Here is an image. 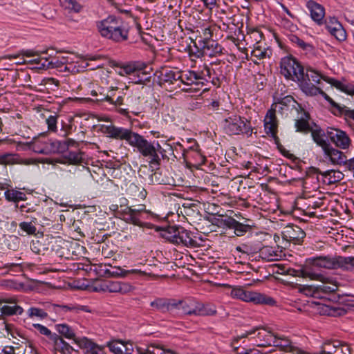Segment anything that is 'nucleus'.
Wrapping results in <instances>:
<instances>
[{
    "label": "nucleus",
    "instance_id": "obj_9",
    "mask_svg": "<svg viewBox=\"0 0 354 354\" xmlns=\"http://www.w3.org/2000/svg\"><path fill=\"white\" fill-rule=\"evenodd\" d=\"M41 306L44 307L46 312H48V317L50 315H55L56 316H64L68 312H73L75 313H79L80 311L91 313V310L87 306H80L75 304H68V305H57L46 302L41 304Z\"/></svg>",
    "mask_w": 354,
    "mask_h": 354
},
{
    "label": "nucleus",
    "instance_id": "obj_35",
    "mask_svg": "<svg viewBox=\"0 0 354 354\" xmlns=\"http://www.w3.org/2000/svg\"><path fill=\"white\" fill-rule=\"evenodd\" d=\"M4 196L8 201L15 203V207H18L19 201H26L27 199L25 193L14 189H7L4 193Z\"/></svg>",
    "mask_w": 354,
    "mask_h": 354
},
{
    "label": "nucleus",
    "instance_id": "obj_8",
    "mask_svg": "<svg viewBox=\"0 0 354 354\" xmlns=\"http://www.w3.org/2000/svg\"><path fill=\"white\" fill-rule=\"evenodd\" d=\"M324 157L334 165H344L354 172V158L349 160L342 151L333 147L330 144L323 151Z\"/></svg>",
    "mask_w": 354,
    "mask_h": 354
},
{
    "label": "nucleus",
    "instance_id": "obj_18",
    "mask_svg": "<svg viewBox=\"0 0 354 354\" xmlns=\"http://www.w3.org/2000/svg\"><path fill=\"white\" fill-rule=\"evenodd\" d=\"M204 35L206 37L199 39L198 44L205 50V54L208 55L209 57L220 55L222 53L223 48L216 41L209 38L212 34L209 28L205 30Z\"/></svg>",
    "mask_w": 354,
    "mask_h": 354
},
{
    "label": "nucleus",
    "instance_id": "obj_30",
    "mask_svg": "<svg viewBox=\"0 0 354 354\" xmlns=\"http://www.w3.org/2000/svg\"><path fill=\"white\" fill-rule=\"evenodd\" d=\"M127 101L129 108H120L118 109V113L123 115L127 116L130 111L135 115H138V114L140 113V109L138 107V104L140 103L139 97L136 96H131L127 99Z\"/></svg>",
    "mask_w": 354,
    "mask_h": 354
},
{
    "label": "nucleus",
    "instance_id": "obj_61",
    "mask_svg": "<svg viewBox=\"0 0 354 354\" xmlns=\"http://www.w3.org/2000/svg\"><path fill=\"white\" fill-rule=\"evenodd\" d=\"M196 74L200 77V79H198V82L201 83L202 84H203V82L200 81L205 80L207 82L211 79V69L206 65L201 71L196 72Z\"/></svg>",
    "mask_w": 354,
    "mask_h": 354
},
{
    "label": "nucleus",
    "instance_id": "obj_23",
    "mask_svg": "<svg viewBox=\"0 0 354 354\" xmlns=\"http://www.w3.org/2000/svg\"><path fill=\"white\" fill-rule=\"evenodd\" d=\"M103 289L110 292L124 295L132 291L133 287L130 283L124 281H106L104 284Z\"/></svg>",
    "mask_w": 354,
    "mask_h": 354
},
{
    "label": "nucleus",
    "instance_id": "obj_15",
    "mask_svg": "<svg viewBox=\"0 0 354 354\" xmlns=\"http://www.w3.org/2000/svg\"><path fill=\"white\" fill-rule=\"evenodd\" d=\"M327 138L338 148L348 149L351 140L348 134L339 129L328 127L326 131Z\"/></svg>",
    "mask_w": 354,
    "mask_h": 354
},
{
    "label": "nucleus",
    "instance_id": "obj_41",
    "mask_svg": "<svg viewBox=\"0 0 354 354\" xmlns=\"http://www.w3.org/2000/svg\"><path fill=\"white\" fill-rule=\"evenodd\" d=\"M49 340L53 342L54 344V349L61 352L62 353H64L65 351H68L71 348V346L57 333H55Z\"/></svg>",
    "mask_w": 354,
    "mask_h": 354
},
{
    "label": "nucleus",
    "instance_id": "obj_54",
    "mask_svg": "<svg viewBox=\"0 0 354 354\" xmlns=\"http://www.w3.org/2000/svg\"><path fill=\"white\" fill-rule=\"evenodd\" d=\"M189 149L193 152V156L196 159L198 165H201L205 163L206 157L201 153L199 146L196 142H194V145L189 147Z\"/></svg>",
    "mask_w": 354,
    "mask_h": 354
},
{
    "label": "nucleus",
    "instance_id": "obj_38",
    "mask_svg": "<svg viewBox=\"0 0 354 354\" xmlns=\"http://www.w3.org/2000/svg\"><path fill=\"white\" fill-rule=\"evenodd\" d=\"M55 327L61 337L72 340L76 337L75 330L67 324H58Z\"/></svg>",
    "mask_w": 354,
    "mask_h": 354
},
{
    "label": "nucleus",
    "instance_id": "obj_32",
    "mask_svg": "<svg viewBox=\"0 0 354 354\" xmlns=\"http://www.w3.org/2000/svg\"><path fill=\"white\" fill-rule=\"evenodd\" d=\"M56 145L57 140H45L42 148H39L37 144L35 145L34 151L41 154L57 153V147Z\"/></svg>",
    "mask_w": 354,
    "mask_h": 354
},
{
    "label": "nucleus",
    "instance_id": "obj_37",
    "mask_svg": "<svg viewBox=\"0 0 354 354\" xmlns=\"http://www.w3.org/2000/svg\"><path fill=\"white\" fill-rule=\"evenodd\" d=\"M40 306L41 304L30 307L26 311L27 317L29 319L37 318L41 320L48 318V312H46L44 307L41 308Z\"/></svg>",
    "mask_w": 354,
    "mask_h": 354
},
{
    "label": "nucleus",
    "instance_id": "obj_13",
    "mask_svg": "<svg viewBox=\"0 0 354 354\" xmlns=\"http://www.w3.org/2000/svg\"><path fill=\"white\" fill-rule=\"evenodd\" d=\"M309 261L310 258L306 259L304 265L297 270H293L292 275L319 281H325L328 279L322 272L317 271V266L310 263Z\"/></svg>",
    "mask_w": 354,
    "mask_h": 354
},
{
    "label": "nucleus",
    "instance_id": "obj_42",
    "mask_svg": "<svg viewBox=\"0 0 354 354\" xmlns=\"http://www.w3.org/2000/svg\"><path fill=\"white\" fill-rule=\"evenodd\" d=\"M328 279L325 281H322L323 284L318 288H317V291L321 290L325 294L332 293L334 295H337L336 292L338 290V286L336 283H333L332 279L330 277H327Z\"/></svg>",
    "mask_w": 354,
    "mask_h": 354
},
{
    "label": "nucleus",
    "instance_id": "obj_12",
    "mask_svg": "<svg viewBox=\"0 0 354 354\" xmlns=\"http://www.w3.org/2000/svg\"><path fill=\"white\" fill-rule=\"evenodd\" d=\"M248 337L254 339L255 344L260 347L271 346L275 339V335L263 328H255L252 330H247L241 335L242 338Z\"/></svg>",
    "mask_w": 354,
    "mask_h": 354
},
{
    "label": "nucleus",
    "instance_id": "obj_25",
    "mask_svg": "<svg viewBox=\"0 0 354 354\" xmlns=\"http://www.w3.org/2000/svg\"><path fill=\"white\" fill-rule=\"evenodd\" d=\"M272 346L279 347L281 351L284 352H290L292 353H303V351L301 348L293 345L292 342L285 337H279L275 335V339L272 343Z\"/></svg>",
    "mask_w": 354,
    "mask_h": 354
},
{
    "label": "nucleus",
    "instance_id": "obj_47",
    "mask_svg": "<svg viewBox=\"0 0 354 354\" xmlns=\"http://www.w3.org/2000/svg\"><path fill=\"white\" fill-rule=\"evenodd\" d=\"M37 218H33L31 221H23L19 224V228L24 232L27 235H35L37 232Z\"/></svg>",
    "mask_w": 354,
    "mask_h": 354
},
{
    "label": "nucleus",
    "instance_id": "obj_46",
    "mask_svg": "<svg viewBox=\"0 0 354 354\" xmlns=\"http://www.w3.org/2000/svg\"><path fill=\"white\" fill-rule=\"evenodd\" d=\"M61 6L69 12H79L82 6L77 0H59Z\"/></svg>",
    "mask_w": 354,
    "mask_h": 354
},
{
    "label": "nucleus",
    "instance_id": "obj_31",
    "mask_svg": "<svg viewBox=\"0 0 354 354\" xmlns=\"http://www.w3.org/2000/svg\"><path fill=\"white\" fill-rule=\"evenodd\" d=\"M309 120V113L303 110L301 112V117L295 121V127L297 129V131L306 133L310 132L312 128L310 127L308 122Z\"/></svg>",
    "mask_w": 354,
    "mask_h": 354
},
{
    "label": "nucleus",
    "instance_id": "obj_29",
    "mask_svg": "<svg viewBox=\"0 0 354 354\" xmlns=\"http://www.w3.org/2000/svg\"><path fill=\"white\" fill-rule=\"evenodd\" d=\"M179 83H180V87L181 86V84H185L187 86L196 84L198 85L200 82H198V79L200 77L196 74V71H179Z\"/></svg>",
    "mask_w": 354,
    "mask_h": 354
},
{
    "label": "nucleus",
    "instance_id": "obj_43",
    "mask_svg": "<svg viewBox=\"0 0 354 354\" xmlns=\"http://www.w3.org/2000/svg\"><path fill=\"white\" fill-rule=\"evenodd\" d=\"M178 227L179 226L176 225L168 226L161 230L160 235L162 238L174 244Z\"/></svg>",
    "mask_w": 354,
    "mask_h": 354
},
{
    "label": "nucleus",
    "instance_id": "obj_64",
    "mask_svg": "<svg viewBox=\"0 0 354 354\" xmlns=\"http://www.w3.org/2000/svg\"><path fill=\"white\" fill-rule=\"evenodd\" d=\"M118 91V88H112L105 94H100V100H105L109 102H113V99L117 95L116 92Z\"/></svg>",
    "mask_w": 354,
    "mask_h": 354
},
{
    "label": "nucleus",
    "instance_id": "obj_16",
    "mask_svg": "<svg viewBox=\"0 0 354 354\" xmlns=\"http://www.w3.org/2000/svg\"><path fill=\"white\" fill-rule=\"evenodd\" d=\"M281 235L284 241L295 245H300L304 241L306 233L300 227L289 224L283 228Z\"/></svg>",
    "mask_w": 354,
    "mask_h": 354
},
{
    "label": "nucleus",
    "instance_id": "obj_44",
    "mask_svg": "<svg viewBox=\"0 0 354 354\" xmlns=\"http://www.w3.org/2000/svg\"><path fill=\"white\" fill-rule=\"evenodd\" d=\"M259 250V245L252 243H243L236 247V251L246 255L257 253Z\"/></svg>",
    "mask_w": 354,
    "mask_h": 354
},
{
    "label": "nucleus",
    "instance_id": "obj_1",
    "mask_svg": "<svg viewBox=\"0 0 354 354\" xmlns=\"http://www.w3.org/2000/svg\"><path fill=\"white\" fill-rule=\"evenodd\" d=\"M96 28L100 36L115 43H122L129 39V26L121 17L109 15L96 21Z\"/></svg>",
    "mask_w": 354,
    "mask_h": 354
},
{
    "label": "nucleus",
    "instance_id": "obj_28",
    "mask_svg": "<svg viewBox=\"0 0 354 354\" xmlns=\"http://www.w3.org/2000/svg\"><path fill=\"white\" fill-rule=\"evenodd\" d=\"M150 71H151V68L143 63V66L139 67L134 77H129V79L135 84H146L150 82Z\"/></svg>",
    "mask_w": 354,
    "mask_h": 354
},
{
    "label": "nucleus",
    "instance_id": "obj_7",
    "mask_svg": "<svg viewBox=\"0 0 354 354\" xmlns=\"http://www.w3.org/2000/svg\"><path fill=\"white\" fill-rule=\"evenodd\" d=\"M280 68L281 73L288 80L298 82L299 78H301V74L304 71V67L292 56L282 58Z\"/></svg>",
    "mask_w": 354,
    "mask_h": 354
},
{
    "label": "nucleus",
    "instance_id": "obj_58",
    "mask_svg": "<svg viewBox=\"0 0 354 354\" xmlns=\"http://www.w3.org/2000/svg\"><path fill=\"white\" fill-rule=\"evenodd\" d=\"M32 326L35 328L40 335L46 336L48 339L55 334V333H52L46 326L40 324H32Z\"/></svg>",
    "mask_w": 354,
    "mask_h": 354
},
{
    "label": "nucleus",
    "instance_id": "obj_34",
    "mask_svg": "<svg viewBox=\"0 0 354 354\" xmlns=\"http://www.w3.org/2000/svg\"><path fill=\"white\" fill-rule=\"evenodd\" d=\"M322 80L343 92L349 95H354V86L353 85L344 84L340 81L328 76H323Z\"/></svg>",
    "mask_w": 354,
    "mask_h": 354
},
{
    "label": "nucleus",
    "instance_id": "obj_51",
    "mask_svg": "<svg viewBox=\"0 0 354 354\" xmlns=\"http://www.w3.org/2000/svg\"><path fill=\"white\" fill-rule=\"evenodd\" d=\"M338 345L339 341H327L323 344L320 354H335Z\"/></svg>",
    "mask_w": 354,
    "mask_h": 354
},
{
    "label": "nucleus",
    "instance_id": "obj_36",
    "mask_svg": "<svg viewBox=\"0 0 354 354\" xmlns=\"http://www.w3.org/2000/svg\"><path fill=\"white\" fill-rule=\"evenodd\" d=\"M310 132H311V136L314 142L318 146L322 147L323 151L330 145V143L324 138L326 133L325 134L324 131L321 129H312Z\"/></svg>",
    "mask_w": 354,
    "mask_h": 354
},
{
    "label": "nucleus",
    "instance_id": "obj_62",
    "mask_svg": "<svg viewBox=\"0 0 354 354\" xmlns=\"http://www.w3.org/2000/svg\"><path fill=\"white\" fill-rule=\"evenodd\" d=\"M268 49H263L262 50L259 46L255 47V48L252 51V55L256 58H257L258 60L269 57L270 55L268 53ZM270 52V50H269Z\"/></svg>",
    "mask_w": 354,
    "mask_h": 354
},
{
    "label": "nucleus",
    "instance_id": "obj_4",
    "mask_svg": "<svg viewBox=\"0 0 354 354\" xmlns=\"http://www.w3.org/2000/svg\"><path fill=\"white\" fill-rule=\"evenodd\" d=\"M310 263L319 268L337 269L354 271V257L341 256H316L310 258Z\"/></svg>",
    "mask_w": 354,
    "mask_h": 354
},
{
    "label": "nucleus",
    "instance_id": "obj_40",
    "mask_svg": "<svg viewBox=\"0 0 354 354\" xmlns=\"http://www.w3.org/2000/svg\"><path fill=\"white\" fill-rule=\"evenodd\" d=\"M216 314V308L212 304H204L198 302L196 308V316H213Z\"/></svg>",
    "mask_w": 354,
    "mask_h": 354
},
{
    "label": "nucleus",
    "instance_id": "obj_50",
    "mask_svg": "<svg viewBox=\"0 0 354 354\" xmlns=\"http://www.w3.org/2000/svg\"><path fill=\"white\" fill-rule=\"evenodd\" d=\"M337 40L343 41L346 39V32L342 24L327 30Z\"/></svg>",
    "mask_w": 354,
    "mask_h": 354
},
{
    "label": "nucleus",
    "instance_id": "obj_55",
    "mask_svg": "<svg viewBox=\"0 0 354 354\" xmlns=\"http://www.w3.org/2000/svg\"><path fill=\"white\" fill-rule=\"evenodd\" d=\"M18 156L13 153L0 154V165H13L17 163Z\"/></svg>",
    "mask_w": 354,
    "mask_h": 354
},
{
    "label": "nucleus",
    "instance_id": "obj_24",
    "mask_svg": "<svg viewBox=\"0 0 354 354\" xmlns=\"http://www.w3.org/2000/svg\"><path fill=\"white\" fill-rule=\"evenodd\" d=\"M106 346L114 354H131L133 351V344L129 342L113 340L107 342Z\"/></svg>",
    "mask_w": 354,
    "mask_h": 354
},
{
    "label": "nucleus",
    "instance_id": "obj_33",
    "mask_svg": "<svg viewBox=\"0 0 354 354\" xmlns=\"http://www.w3.org/2000/svg\"><path fill=\"white\" fill-rule=\"evenodd\" d=\"M258 252H259V257L266 261H277L281 257L280 254H278L277 251L271 246H264L263 248L259 247Z\"/></svg>",
    "mask_w": 354,
    "mask_h": 354
},
{
    "label": "nucleus",
    "instance_id": "obj_63",
    "mask_svg": "<svg viewBox=\"0 0 354 354\" xmlns=\"http://www.w3.org/2000/svg\"><path fill=\"white\" fill-rule=\"evenodd\" d=\"M57 115H50L46 120V123L48 126V129L52 132H56L57 130Z\"/></svg>",
    "mask_w": 354,
    "mask_h": 354
},
{
    "label": "nucleus",
    "instance_id": "obj_22",
    "mask_svg": "<svg viewBox=\"0 0 354 354\" xmlns=\"http://www.w3.org/2000/svg\"><path fill=\"white\" fill-rule=\"evenodd\" d=\"M306 7L310 11L311 19L319 26L324 24L325 9L319 3L310 0L306 3Z\"/></svg>",
    "mask_w": 354,
    "mask_h": 354
},
{
    "label": "nucleus",
    "instance_id": "obj_49",
    "mask_svg": "<svg viewBox=\"0 0 354 354\" xmlns=\"http://www.w3.org/2000/svg\"><path fill=\"white\" fill-rule=\"evenodd\" d=\"M187 50L189 56L192 61H195V59L201 58L205 55V50L196 42H194L193 46H189Z\"/></svg>",
    "mask_w": 354,
    "mask_h": 354
},
{
    "label": "nucleus",
    "instance_id": "obj_20",
    "mask_svg": "<svg viewBox=\"0 0 354 354\" xmlns=\"http://www.w3.org/2000/svg\"><path fill=\"white\" fill-rule=\"evenodd\" d=\"M196 238L192 232L183 227L179 226L174 244L192 248H197L199 244Z\"/></svg>",
    "mask_w": 354,
    "mask_h": 354
},
{
    "label": "nucleus",
    "instance_id": "obj_48",
    "mask_svg": "<svg viewBox=\"0 0 354 354\" xmlns=\"http://www.w3.org/2000/svg\"><path fill=\"white\" fill-rule=\"evenodd\" d=\"M289 39L292 44H296L306 52L310 53L314 50V47L312 44L305 42L296 35H290L289 36Z\"/></svg>",
    "mask_w": 354,
    "mask_h": 354
},
{
    "label": "nucleus",
    "instance_id": "obj_3",
    "mask_svg": "<svg viewBox=\"0 0 354 354\" xmlns=\"http://www.w3.org/2000/svg\"><path fill=\"white\" fill-rule=\"evenodd\" d=\"M129 145L136 147L143 156L148 157L150 159L149 162L151 164L159 165L160 162V156L162 158L167 157L166 150L161 147L158 141L149 142L137 133L133 136Z\"/></svg>",
    "mask_w": 354,
    "mask_h": 354
},
{
    "label": "nucleus",
    "instance_id": "obj_27",
    "mask_svg": "<svg viewBox=\"0 0 354 354\" xmlns=\"http://www.w3.org/2000/svg\"><path fill=\"white\" fill-rule=\"evenodd\" d=\"M150 306L162 313H167L174 309L176 304L175 299L157 298L150 303Z\"/></svg>",
    "mask_w": 354,
    "mask_h": 354
},
{
    "label": "nucleus",
    "instance_id": "obj_53",
    "mask_svg": "<svg viewBox=\"0 0 354 354\" xmlns=\"http://www.w3.org/2000/svg\"><path fill=\"white\" fill-rule=\"evenodd\" d=\"M73 342L81 348L84 349L86 351V352H88L89 349L93 345V342L86 337H75Z\"/></svg>",
    "mask_w": 354,
    "mask_h": 354
},
{
    "label": "nucleus",
    "instance_id": "obj_11",
    "mask_svg": "<svg viewBox=\"0 0 354 354\" xmlns=\"http://www.w3.org/2000/svg\"><path fill=\"white\" fill-rule=\"evenodd\" d=\"M17 296H2L0 297V313L1 315L10 317L21 315L24 309L19 305Z\"/></svg>",
    "mask_w": 354,
    "mask_h": 354
},
{
    "label": "nucleus",
    "instance_id": "obj_5",
    "mask_svg": "<svg viewBox=\"0 0 354 354\" xmlns=\"http://www.w3.org/2000/svg\"><path fill=\"white\" fill-rule=\"evenodd\" d=\"M222 126L225 133L230 136L245 134L250 137L252 134L250 121L238 115H231L225 118Z\"/></svg>",
    "mask_w": 354,
    "mask_h": 354
},
{
    "label": "nucleus",
    "instance_id": "obj_10",
    "mask_svg": "<svg viewBox=\"0 0 354 354\" xmlns=\"http://www.w3.org/2000/svg\"><path fill=\"white\" fill-rule=\"evenodd\" d=\"M158 84L160 86L168 88L170 91L180 88L179 71H175L170 68H163L158 74Z\"/></svg>",
    "mask_w": 354,
    "mask_h": 354
},
{
    "label": "nucleus",
    "instance_id": "obj_56",
    "mask_svg": "<svg viewBox=\"0 0 354 354\" xmlns=\"http://www.w3.org/2000/svg\"><path fill=\"white\" fill-rule=\"evenodd\" d=\"M67 58L64 57H54L47 64L48 68H60L67 63Z\"/></svg>",
    "mask_w": 354,
    "mask_h": 354
},
{
    "label": "nucleus",
    "instance_id": "obj_19",
    "mask_svg": "<svg viewBox=\"0 0 354 354\" xmlns=\"http://www.w3.org/2000/svg\"><path fill=\"white\" fill-rule=\"evenodd\" d=\"M301 76V78H299L298 84L302 91L307 95L308 89H306V87L310 86L313 87H317L313 84V82L319 84L320 82V80L322 79L324 75L318 73L317 71L309 68L306 69V72L304 70Z\"/></svg>",
    "mask_w": 354,
    "mask_h": 354
},
{
    "label": "nucleus",
    "instance_id": "obj_17",
    "mask_svg": "<svg viewBox=\"0 0 354 354\" xmlns=\"http://www.w3.org/2000/svg\"><path fill=\"white\" fill-rule=\"evenodd\" d=\"M220 223L221 225L234 230V234L238 236H242L248 233H252L255 227L253 223L252 224L243 223L237 221L232 217H227L224 219L222 218Z\"/></svg>",
    "mask_w": 354,
    "mask_h": 354
},
{
    "label": "nucleus",
    "instance_id": "obj_59",
    "mask_svg": "<svg viewBox=\"0 0 354 354\" xmlns=\"http://www.w3.org/2000/svg\"><path fill=\"white\" fill-rule=\"evenodd\" d=\"M307 90V95L310 96H315L318 94L321 95L326 101L328 100L330 96L328 95L324 91L319 87L308 86L306 87Z\"/></svg>",
    "mask_w": 354,
    "mask_h": 354
},
{
    "label": "nucleus",
    "instance_id": "obj_45",
    "mask_svg": "<svg viewBox=\"0 0 354 354\" xmlns=\"http://www.w3.org/2000/svg\"><path fill=\"white\" fill-rule=\"evenodd\" d=\"M143 66V62H135L132 63H129L125 66H124L121 68L120 74H126L129 75V77H134L136 72L138 71L139 67Z\"/></svg>",
    "mask_w": 354,
    "mask_h": 354
},
{
    "label": "nucleus",
    "instance_id": "obj_2",
    "mask_svg": "<svg viewBox=\"0 0 354 354\" xmlns=\"http://www.w3.org/2000/svg\"><path fill=\"white\" fill-rule=\"evenodd\" d=\"M127 203L128 201L124 198L120 200V207L125 206L124 209H121L120 214L126 223L140 227H149V223L146 221H157L159 218L158 215L146 209L145 205L141 204L138 206V208H133L127 206Z\"/></svg>",
    "mask_w": 354,
    "mask_h": 354
},
{
    "label": "nucleus",
    "instance_id": "obj_6",
    "mask_svg": "<svg viewBox=\"0 0 354 354\" xmlns=\"http://www.w3.org/2000/svg\"><path fill=\"white\" fill-rule=\"evenodd\" d=\"M230 295L234 299H240L245 302H253L255 304L274 306L276 303L271 297L256 292L248 291L240 286L233 287Z\"/></svg>",
    "mask_w": 354,
    "mask_h": 354
},
{
    "label": "nucleus",
    "instance_id": "obj_14",
    "mask_svg": "<svg viewBox=\"0 0 354 354\" xmlns=\"http://www.w3.org/2000/svg\"><path fill=\"white\" fill-rule=\"evenodd\" d=\"M102 131L104 133L106 134L108 137L113 139L126 140L129 145H130L136 133L131 129L115 127L112 124L102 126Z\"/></svg>",
    "mask_w": 354,
    "mask_h": 354
},
{
    "label": "nucleus",
    "instance_id": "obj_26",
    "mask_svg": "<svg viewBox=\"0 0 354 354\" xmlns=\"http://www.w3.org/2000/svg\"><path fill=\"white\" fill-rule=\"evenodd\" d=\"M198 301L188 298L183 300L176 301V309H182L185 315H196Z\"/></svg>",
    "mask_w": 354,
    "mask_h": 354
},
{
    "label": "nucleus",
    "instance_id": "obj_57",
    "mask_svg": "<svg viewBox=\"0 0 354 354\" xmlns=\"http://www.w3.org/2000/svg\"><path fill=\"white\" fill-rule=\"evenodd\" d=\"M307 209H306V214L312 216L315 215V213L314 212H312L311 209H315L317 208L321 207L323 205V202L321 199H318L316 201L314 200H309L308 203Z\"/></svg>",
    "mask_w": 354,
    "mask_h": 354
},
{
    "label": "nucleus",
    "instance_id": "obj_21",
    "mask_svg": "<svg viewBox=\"0 0 354 354\" xmlns=\"http://www.w3.org/2000/svg\"><path fill=\"white\" fill-rule=\"evenodd\" d=\"M277 127L278 124L275 111L270 109L268 111L264 118V129L266 133L275 140H278Z\"/></svg>",
    "mask_w": 354,
    "mask_h": 354
},
{
    "label": "nucleus",
    "instance_id": "obj_52",
    "mask_svg": "<svg viewBox=\"0 0 354 354\" xmlns=\"http://www.w3.org/2000/svg\"><path fill=\"white\" fill-rule=\"evenodd\" d=\"M333 299H336L339 304H344L348 307L354 306V296L350 295H334Z\"/></svg>",
    "mask_w": 354,
    "mask_h": 354
},
{
    "label": "nucleus",
    "instance_id": "obj_60",
    "mask_svg": "<svg viewBox=\"0 0 354 354\" xmlns=\"http://www.w3.org/2000/svg\"><path fill=\"white\" fill-rule=\"evenodd\" d=\"M71 164H78L82 161V153L77 151H69L66 156Z\"/></svg>",
    "mask_w": 354,
    "mask_h": 354
},
{
    "label": "nucleus",
    "instance_id": "obj_39",
    "mask_svg": "<svg viewBox=\"0 0 354 354\" xmlns=\"http://www.w3.org/2000/svg\"><path fill=\"white\" fill-rule=\"evenodd\" d=\"M317 172L328 179V185L335 184L340 181L344 177V174L339 171L327 170L321 171L317 169Z\"/></svg>",
    "mask_w": 354,
    "mask_h": 354
}]
</instances>
